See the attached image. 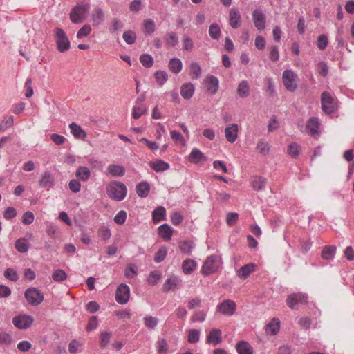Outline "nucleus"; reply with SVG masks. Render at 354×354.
<instances>
[{
	"label": "nucleus",
	"instance_id": "ea45409f",
	"mask_svg": "<svg viewBox=\"0 0 354 354\" xmlns=\"http://www.w3.org/2000/svg\"><path fill=\"white\" fill-rule=\"evenodd\" d=\"M156 30L155 23L151 19H147L143 21V32L145 35H150Z\"/></svg>",
	"mask_w": 354,
	"mask_h": 354
},
{
	"label": "nucleus",
	"instance_id": "603ef678",
	"mask_svg": "<svg viewBox=\"0 0 354 354\" xmlns=\"http://www.w3.org/2000/svg\"><path fill=\"white\" fill-rule=\"evenodd\" d=\"M167 254V249L165 246H162L155 254L154 261L160 263L165 259Z\"/></svg>",
	"mask_w": 354,
	"mask_h": 354
},
{
	"label": "nucleus",
	"instance_id": "052dcab7",
	"mask_svg": "<svg viewBox=\"0 0 354 354\" xmlns=\"http://www.w3.org/2000/svg\"><path fill=\"white\" fill-rule=\"evenodd\" d=\"M98 235L102 240L107 241L110 239L111 232L110 229L105 226H102L98 230Z\"/></svg>",
	"mask_w": 354,
	"mask_h": 354
},
{
	"label": "nucleus",
	"instance_id": "37998d69",
	"mask_svg": "<svg viewBox=\"0 0 354 354\" xmlns=\"http://www.w3.org/2000/svg\"><path fill=\"white\" fill-rule=\"evenodd\" d=\"M301 147L296 142H292L288 147V153L293 158H296L298 157L300 153Z\"/></svg>",
	"mask_w": 354,
	"mask_h": 354
},
{
	"label": "nucleus",
	"instance_id": "de8ad7c7",
	"mask_svg": "<svg viewBox=\"0 0 354 354\" xmlns=\"http://www.w3.org/2000/svg\"><path fill=\"white\" fill-rule=\"evenodd\" d=\"M257 148L263 155L268 154L270 149L268 142H266L264 139H261L258 141Z\"/></svg>",
	"mask_w": 354,
	"mask_h": 354
},
{
	"label": "nucleus",
	"instance_id": "13d9d810",
	"mask_svg": "<svg viewBox=\"0 0 354 354\" xmlns=\"http://www.w3.org/2000/svg\"><path fill=\"white\" fill-rule=\"evenodd\" d=\"M4 277L6 279L14 282L17 281L19 279L17 272L12 268H7L4 271Z\"/></svg>",
	"mask_w": 354,
	"mask_h": 354
},
{
	"label": "nucleus",
	"instance_id": "49530a36",
	"mask_svg": "<svg viewBox=\"0 0 354 354\" xmlns=\"http://www.w3.org/2000/svg\"><path fill=\"white\" fill-rule=\"evenodd\" d=\"M165 40L167 45L172 47H174L178 43V39L176 33L174 32H168L165 37Z\"/></svg>",
	"mask_w": 354,
	"mask_h": 354
},
{
	"label": "nucleus",
	"instance_id": "412c9836",
	"mask_svg": "<svg viewBox=\"0 0 354 354\" xmlns=\"http://www.w3.org/2000/svg\"><path fill=\"white\" fill-rule=\"evenodd\" d=\"M105 19V14L102 8H95L93 10L91 20L93 23V26H97L101 24Z\"/></svg>",
	"mask_w": 354,
	"mask_h": 354
},
{
	"label": "nucleus",
	"instance_id": "393cba45",
	"mask_svg": "<svg viewBox=\"0 0 354 354\" xmlns=\"http://www.w3.org/2000/svg\"><path fill=\"white\" fill-rule=\"evenodd\" d=\"M149 166L156 172H162L166 171L170 167L169 163L160 159H157L154 161H150Z\"/></svg>",
	"mask_w": 354,
	"mask_h": 354
},
{
	"label": "nucleus",
	"instance_id": "a19ab883",
	"mask_svg": "<svg viewBox=\"0 0 354 354\" xmlns=\"http://www.w3.org/2000/svg\"><path fill=\"white\" fill-rule=\"evenodd\" d=\"M221 30L217 24H212L209 28V35L212 39L217 40L220 38Z\"/></svg>",
	"mask_w": 354,
	"mask_h": 354
},
{
	"label": "nucleus",
	"instance_id": "680f3d73",
	"mask_svg": "<svg viewBox=\"0 0 354 354\" xmlns=\"http://www.w3.org/2000/svg\"><path fill=\"white\" fill-rule=\"evenodd\" d=\"M328 43V37L326 35H320L317 37V46L319 50H324L326 48Z\"/></svg>",
	"mask_w": 354,
	"mask_h": 354
},
{
	"label": "nucleus",
	"instance_id": "bb28decb",
	"mask_svg": "<svg viewBox=\"0 0 354 354\" xmlns=\"http://www.w3.org/2000/svg\"><path fill=\"white\" fill-rule=\"evenodd\" d=\"M152 218L155 224L166 219V209L162 206L156 208L152 212Z\"/></svg>",
	"mask_w": 354,
	"mask_h": 354
},
{
	"label": "nucleus",
	"instance_id": "6ab92c4d",
	"mask_svg": "<svg viewBox=\"0 0 354 354\" xmlns=\"http://www.w3.org/2000/svg\"><path fill=\"white\" fill-rule=\"evenodd\" d=\"M241 16L240 12L236 8H232L229 15V21L230 26L235 29L241 24Z\"/></svg>",
	"mask_w": 354,
	"mask_h": 354
},
{
	"label": "nucleus",
	"instance_id": "4468645a",
	"mask_svg": "<svg viewBox=\"0 0 354 354\" xmlns=\"http://www.w3.org/2000/svg\"><path fill=\"white\" fill-rule=\"evenodd\" d=\"M205 86L212 95H214L218 92L219 88V80L218 77L213 75H209L205 80Z\"/></svg>",
	"mask_w": 354,
	"mask_h": 354
},
{
	"label": "nucleus",
	"instance_id": "09e8293b",
	"mask_svg": "<svg viewBox=\"0 0 354 354\" xmlns=\"http://www.w3.org/2000/svg\"><path fill=\"white\" fill-rule=\"evenodd\" d=\"M122 37L127 44L131 45L136 41V34L134 31L129 30L124 32Z\"/></svg>",
	"mask_w": 354,
	"mask_h": 354
},
{
	"label": "nucleus",
	"instance_id": "473e14b6",
	"mask_svg": "<svg viewBox=\"0 0 354 354\" xmlns=\"http://www.w3.org/2000/svg\"><path fill=\"white\" fill-rule=\"evenodd\" d=\"M91 171L90 170L86 167H83V166H80L77 170H76V172H75V176L80 180L83 181V182H86L87 181L89 178L91 177Z\"/></svg>",
	"mask_w": 354,
	"mask_h": 354
},
{
	"label": "nucleus",
	"instance_id": "e2e57ef3",
	"mask_svg": "<svg viewBox=\"0 0 354 354\" xmlns=\"http://www.w3.org/2000/svg\"><path fill=\"white\" fill-rule=\"evenodd\" d=\"M127 219V212L124 210L119 211L115 216L113 221L118 225H122Z\"/></svg>",
	"mask_w": 354,
	"mask_h": 354
},
{
	"label": "nucleus",
	"instance_id": "423d86ee",
	"mask_svg": "<svg viewBox=\"0 0 354 354\" xmlns=\"http://www.w3.org/2000/svg\"><path fill=\"white\" fill-rule=\"evenodd\" d=\"M297 75L291 70H285L283 72L282 80L286 88L293 92L297 88V84L295 82Z\"/></svg>",
	"mask_w": 354,
	"mask_h": 354
},
{
	"label": "nucleus",
	"instance_id": "864d4df0",
	"mask_svg": "<svg viewBox=\"0 0 354 354\" xmlns=\"http://www.w3.org/2000/svg\"><path fill=\"white\" fill-rule=\"evenodd\" d=\"M124 26L123 23L118 19L114 18L112 19L111 26L109 28V30L111 33H115Z\"/></svg>",
	"mask_w": 354,
	"mask_h": 354
},
{
	"label": "nucleus",
	"instance_id": "c03bdc74",
	"mask_svg": "<svg viewBox=\"0 0 354 354\" xmlns=\"http://www.w3.org/2000/svg\"><path fill=\"white\" fill-rule=\"evenodd\" d=\"M145 326L151 330H154L158 324V319L152 316H146L143 319Z\"/></svg>",
	"mask_w": 354,
	"mask_h": 354
},
{
	"label": "nucleus",
	"instance_id": "a211bd4d",
	"mask_svg": "<svg viewBox=\"0 0 354 354\" xmlns=\"http://www.w3.org/2000/svg\"><path fill=\"white\" fill-rule=\"evenodd\" d=\"M238 125L236 124H232L225 129V138L230 143H234L238 136Z\"/></svg>",
	"mask_w": 354,
	"mask_h": 354
},
{
	"label": "nucleus",
	"instance_id": "9d476101",
	"mask_svg": "<svg viewBox=\"0 0 354 354\" xmlns=\"http://www.w3.org/2000/svg\"><path fill=\"white\" fill-rule=\"evenodd\" d=\"M216 260V255H211L206 259L201 268V272L203 275L208 276L217 270Z\"/></svg>",
	"mask_w": 354,
	"mask_h": 354
},
{
	"label": "nucleus",
	"instance_id": "338daca9",
	"mask_svg": "<svg viewBox=\"0 0 354 354\" xmlns=\"http://www.w3.org/2000/svg\"><path fill=\"white\" fill-rule=\"evenodd\" d=\"M170 136H171V139L174 142H178V143H180L183 145L185 144V140L184 137L183 136V135L180 132L176 131V130H172L170 131Z\"/></svg>",
	"mask_w": 354,
	"mask_h": 354
},
{
	"label": "nucleus",
	"instance_id": "c9c22d12",
	"mask_svg": "<svg viewBox=\"0 0 354 354\" xmlns=\"http://www.w3.org/2000/svg\"><path fill=\"white\" fill-rule=\"evenodd\" d=\"M196 245L192 241H184L180 243L179 249L182 253L191 255Z\"/></svg>",
	"mask_w": 354,
	"mask_h": 354
},
{
	"label": "nucleus",
	"instance_id": "4be33fe9",
	"mask_svg": "<svg viewBox=\"0 0 354 354\" xmlns=\"http://www.w3.org/2000/svg\"><path fill=\"white\" fill-rule=\"evenodd\" d=\"M256 265L253 263H250L241 267L237 271V275L241 278L245 279L249 275L255 270Z\"/></svg>",
	"mask_w": 354,
	"mask_h": 354
},
{
	"label": "nucleus",
	"instance_id": "0e129e2a",
	"mask_svg": "<svg viewBox=\"0 0 354 354\" xmlns=\"http://www.w3.org/2000/svg\"><path fill=\"white\" fill-rule=\"evenodd\" d=\"M34 219V214L30 211H27L23 214L21 222L25 225H30L33 223Z\"/></svg>",
	"mask_w": 354,
	"mask_h": 354
},
{
	"label": "nucleus",
	"instance_id": "a18cd8bd",
	"mask_svg": "<svg viewBox=\"0 0 354 354\" xmlns=\"http://www.w3.org/2000/svg\"><path fill=\"white\" fill-rule=\"evenodd\" d=\"M67 278V274L64 270H55L52 274V279L57 282H62Z\"/></svg>",
	"mask_w": 354,
	"mask_h": 354
},
{
	"label": "nucleus",
	"instance_id": "3c124183",
	"mask_svg": "<svg viewBox=\"0 0 354 354\" xmlns=\"http://www.w3.org/2000/svg\"><path fill=\"white\" fill-rule=\"evenodd\" d=\"M157 351L159 354H167L168 351V344L166 339H159L156 343Z\"/></svg>",
	"mask_w": 354,
	"mask_h": 354
},
{
	"label": "nucleus",
	"instance_id": "6e6d98bb",
	"mask_svg": "<svg viewBox=\"0 0 354 354\" xmlns=\"http://www.w3.org/2000/svg\"><path fill=\"white\" fill-rule=\"evenodd\" d=\"M200 330L197 329H191L188 334V342L191 344H195L199 341Z\"/></svg>",
	"mask_w": 354,
	"mask_h": 354
},
{
	"label": "nucleus",
	"instance_id": "39448f33",
	"mask_svg": "<svg viewBox=\"0 0 354 354\" xmlns=\"http://www.w3.org/2000/svg\"><path fill=\"white\" fill-rule=\"evenodd\" d=\"M56 44L59 52H65L70 48V41L66 32L60 28L55 29Z\"/></svg>",
	"mask_w": 354,
	"mask_h": 354
},
{
	"label": "nucleus",
	"instance_id": "aec40b11",
	"mask_svg": "<svg viewBox=\"0 0 354 354\" xmlns=\"http://www.w3.org/2000/svg\"><path fill=\"white\" fill-rule=\"evenodd\" d=\"M188 160L194 164H198L201 161H205L206 157L198 148H194L189 155Z\"/></svg>",
	"mask_w": 354,
	"mask_h": 354
},
{
	"label": "nucleus",
	"instance_id": "2eb2a0df",
	"mask_svg": "<svg viewBox=\"0 0 354 354\" xmlns=\"http://www.w3.org/2000/svg\"><path fill=\"white\" fill-rule=\"evenodd\" d=\"M182 281L176 276H171L167 278L162 286V290L165 292H168L170 290L178 289Z\"/></svg>",
	"mask_w": 354,
	"mask_h": 354
},
{
	"label": "nucleus",
	"instance_id": "1a4fd4ad",
	"mask_svg": "<svg viewBox=\"0 0 354 354\" xmlns=\"http://www.w3.org/2000/svg\"><path fill=\"white\" fill-rule=\"evenodd\" d=\"M130 289L129 287L124 283L118 286L115 294V300L120 304H125L129 299Z\"/></svg>",
	"mask_w": 354,
	"mask_h": 354
},
{
	"label": "nucleus",
	"instance_id": "0eeeda50",
	"mask_svg": "<svg viewBox=\"0 0 354 354\" xmlns=\"http://www.w3.org/2000/svg\"><path fill=\"white\" fill-rule=\"evenodd\" d=\"M33 322V317L28 315H19L12 318L14 326L19 329H27L32 325Z\"/></svg>",
	"mask_w": 354,
	"mask_h": 354
},
{
	"label": "nucleus",
	"instance_id": "f704fd0d",
	"mask_svg": "<svg viewBox=\"0 0 354 354\" xmlns=\"http://www.w3.org/2000/svg\"><path fill=\"white\" fill-rule=\"evenodd\" d=\"M169 69L174 73H179L183 68V64L180 59L174 57L169 60Z\"/></svg>",
	"mask_w": 354,
	"mask_h": 354
},
{
	"label": "nucleus",
	"instance_id": "f03ea898",
	"mask_svg": "<svg viewBox=\"0 0 354 354\" xmlns=\"http://www.w3.org/2000/svg\"><path fill=\"white\" fill-rule=\"evenodd\" d=\"M24 297L28 303L33 306L41 304L44 299L43 292L35 287L27 288L24 292Z\"/></svg>",
	"mask_w": 354,
	"mask_h": 354
},
{
	"label": "nucleus",
	"instance_id": "4d7b16f0",
	"mask_svg": "<svg viewBox=\"0 0 354 354\" xmlns=\"http://www.w3.org/2000/svg\"><path fill=\"white\" fill-rule=\"evenodd\" d=\"M13 124V117L12 115H9L5 117L0 124V131H4L7 129L11 127Z\"/></svg>",
	"mask_w": 354,
	"mask_h": 354
},
{
	"label": "nucleus",
	"instance_id": "a878e982",
	"mask_svg": "<svg viewBox=\"0 0 354 354\" xmlns=\"http://www.w3.org/2000/svg\"><path fill=\"white\" fill-rule=\"evenodd\" d=\"M173 234L172 228L168 224H162L158 227V235L165 241H169Z\"/></svg>",
	"mask_w": 354,
	"mask_h": 354
},
{
	"label": "nucleus",
	"instance_id": "c756f323",
	"mask_svg": "<svg viewBox=\"0 0 354 354\" xmlns=\"http://www.w3.org/2000/svg\"><path fill=\"white\" fill-rule=\"evenodd\" d=\"M236 351L239 354H253L254 350L252 346L245 341H240L236 344Z\"/></svg>",
	"mask_w": 354,
	"mask_h": 354
},
{
	"label": "nucleus",
	"instance_id": "69168bd1",
	"mask_svg": "<svg viewBox=\"0 0 354 354\" xmlns=\"http://www.w3.org/2000/svg\"><path fill=\"white\" fill-rule=\"evenodd\" d=\"M91 32V27L89 24L84 25L77 32V37L81 39L88 36Z\"/></svg>",
	"mask_w": 354,
	"mask_h": 354
},
{
	"label": "nucleus",
	"instance_id": "dca6fc26",
	"mask_svg": "<svg viewBox=\"0 0 354 354\" xmlns=\"http://www.w3.org/2000/svg\"><path fill=\"white\" fill-rule=\"evenodd\" d=\"M54 184L55 178L53 176L50 171H46L39 182V186L48 190L50 188L54 186Z\"/></svg>",
	"mask_w": 354,
	"mask_h": 354
},
{
	"label": "nucleus",
	"instance_id": "f257e3e1",
	"mask_svg": "<svg viewBox=\"0 0 354 354\" xmlns=\"http://www.w3.org/2000/svg\"><path fill=\"white\" fill-rule=\"evenodd\" d=\"M106 194L110 198L121 201L126 197L127 189L124 183L114 180L106 186Z\"/></svg>",
	"mask_w": 354,
	"mask_h": 354
},
{
	"label": "nucleus",
	"instance_id": "2f4dec72",
	"mask_svg": "<svg viewBox=\"0 0 354 354\" xmlns=\"http://www.w3.org/2000/svg\"><path fill=\"white\" fill-rule=\"evenodd\" d=\"M280 322L279 319L273 318L266 326V331L268 334L275 335L279 330Z\"/></svg>",
	"mask_w": 354,
	"mask_h": 354
},
{
	"label": "nucleus",
	"instance_id": "4c0bfd02",
	"mask_svg": "<svg viewBox=\"0 0 354 354\" xmlns=\"http://www.w3.org/2000/svg\"><path fill=\"white\" fill-rule=\"evenodd\" d=\"M15 248L16 250L21 252V253H25L28 252L30 244L28 243V241L25 238H20L17 239L15 242Z\"/></svg>",
	"mask_w": 354,
	"mask_h": 354
},
{
	"label": "nucleus",
	"instance_id": "bf43d9fd",
	"mask_svg": "<svg viewBox=\"0 0 354 354\" xmlns=\"http://www.w3.org/2000/svg\"><path fill=\"white\" fill-rule=\"evenodd\" d=\"M190 71L193 74V79H198L201 75V68L197 62H192L190 65Z\"/></svg>",
	"mask_w": 354,
	"mask_h": 354
},
{
	"label": "nucleus",
	"instance_id": "f3484780",
	"mask_svg": "<svg viewBox=\"0 0 354 354\" xmlns=\"http://www.w3.org/2000/svg\"><path fill=\"white\" fill-rule=\"evenodd\" d=\"M207 343L214 346L219 344L222 342V332L218 328H213L207 337Z\"/></svg>",
	"mask_w": 354,
	"mask_h": 354
},
{
	"label": "nucleus",
	"instance_id": "58836bf2",
	"mask_svg": "<svg viewBox=\"0 0 354 354\" xmlns=\"http://www.w3.org/2000/svg\"><path fill=\"white\" fill-rule=\"evenodd\" d=\"M266 184V179L265 178L261 177V176H254L252 185V187L256 191H260L264 189Z\"/></svg>",
	"mask_w": 354,
	"mask_h": 354
},
{
	"label": "nucleus",
	"instance_id": "8fccbe9b",
	"mask_svg": "<svg viewBox=\"0 0 354 354\" xmlns=\"http://www.w3.org/2000/svg\"><path fill=\"white\" fill-rule=\"evenodd\" d=\"M140 62L143 66L151 68L153 64V58L149 54H142L140 56Z\"/></svg>",
	"mask_w": 354,
	"mask_h": 354
},
{
	"label": "nucleus",
	"instance_id": "5701e85b",
	"mask_svg": "<svg viewBox=\"0 0 354 354\" xmlns=\"http://www.w3.org/2000/svg\"><path fill=\"white\" fill-rule=\"evenodd\" d=\"M194 85L191 83H185L181 86L180 95L185 100H189L194 93Z\"/></svg>",
	"mask_w": 354,
	"mask_h": 354
},
{
	"label": "nucleus",
	"instance_id": "20e7f679",
	"mask_svg": "<svg viewBox=\"0 0 354 354\" xmlns=\"http://www.w3.org/2000/svg\"><path fill=\"white\" fill-rule=\"evenodd\" d=\"M308 303V295L301 292L292 293L288 295L286 304L291 309H297L299 304L304 305Z\"/></svg>",
	"mask_w": 354,
	"mask_h": 354
},
{
	"label": "nucleus",
	"instance_id": "7c9ffc66",
	"mask_svg": "<svg viewBox=\"0 0 354 354\" xmlns=\"http://www.w3.org/2000/svg\"><path fill=\"white\" fill-rule=\"evenodd\" d=\"M71 133L74 136L75 138L79 139H84L86 137V133L82 129V128L76 124L72 122L69 124Z\"/></svg>",
	"mask_w": 354,
	"mask_h": 354
},
{
	"label": "nucleus",
	"instance_id": "6e6552de",
	"mask_svg": "<svg viewBox=\"0 0 354 354\" xmlns=\"http://www.w3.org/2000/svg\"><path fill=\"white\" fill-rule=\"evenodd\" d=\"M236 309V304L231 299H224L217 306V311L226 316L233 315Z\"/></svg>",
	"mask_w": 354,
	"mask_h": 354
},
{
	"label": "nucleus",
	"instance_id": "b1692460",
	"mask_svg": "<svg viewBox=\"0 0 354 354\" xmlns=\"http://www.w3.org/2000/svg\"><path fill=\"white\" fill-rule=\"evenodd\" d=\"M237 94L241 98H245L250 95V86L247 80H242L237 86Z\"/></svg>",
	"mask_w": 354,
	"mask_h": 354
},
{
	"label": "nucleus",
	"instance_id": "72a5a7b5",
	"mask_svg": "<svg viewBox=\"0 0 354 354\" xmlns=\"http://www.w3.org/2000/svg\"><path fill=\"white\" fill-rule=\"evenodd\" d=\"M107 170H108L109 173L112 176H114V177H116V176L121 177V176H123L125 174L124 168L122 166L118 165H114V164L109 165L107 167Z\"/></svg>",
	"mask_w": 354,
	"mask_h": 354
},
{
	"label": "nucleus",
	"instance_id": "c85d7f7f",
	"mask_svg": "<svg viewBox=\"0 0 354 354\" xmlns=\"http://www.w3.org/2000/svg\"><path fill=\"white\" fill-rule=\"evenodd\" d=\"M136 191L139 197L146 198L149 195L150 185L146 181L141 182L136 185Z\"/></svg>",
	"mask_w": 354,
	"mask_h": 354
},
{
	"label": "nucleus",
	"instance_id": "5fc2aeb1",
	"mask_svg": "<svg viewBox=\"0 0 354 354\" xmlns=\"http://www.w3.org/2000/svg\"><path fill=\"white\" fill-rule=\"evenodd\" d=\"M155 78L160 85H163L168 79V75L167 72L164 71H158L155 73Z\"/></svg>",
	"mask_w": 354,
	"mask_h": 354
},
{
	"label": "nucleus",
	"instance_id": "7ed1b4c3",
	"mask_svg": "<svg viewBox=\"0 0 354 354\" xmlns=\"http://www.w3.org/2000/svg\"><path fill=\"white\" fill-rule=\"evenodd\" d=\"M321 104L322 111L328 115L335 113L337 109V106L334 98L330 93L327 91H324L322 93Z\"/></svg>",
	"mask_w": 354,
	"mask_h": 354
},
{
	"label": "nucleus",
	"instance_id": "ddd939ff",
	"mask_svg": "<svg viewBox=\"0 0 354 354\" xmlns=\"http://www.w3.org/2000/svg\"><path fill=\"white\" fill-rule=\"evenodd\" d=\"M320 122L317 117H311L306 122V129L310 136H319Z\"/></svg>",
	"mask_w": 354,
	"mask_h": 354
},
{
	"label": "nucleus",
	"instance_id": "774afa93",
	"mask_svg": "<svg viewBox=\"0 0 354 354\" xmlns=\"http://www.w3.org/2000/svg\"><path fill=\"white\" fill-rule=\"evenodd\" d=\"M206 314L203 310L196 311L192 315L191 320L193 322H203L205 321Z\"/></svg>",
	"mask_w": 354,
	"mask_h": 354
},
{
	"label": "nucleus",
	"instance_id": "9b49d317",
	"mask_svg": "<svg viewBox=\"0 0 354 354\" xmlns=\"http://www.w3.org/2000/svg\"><path fill=\"white\" fill-rule=\"evenodd\" d=\"M86 11L87 9L85 5H77L71 11L70 19L74 24L81 23Z\"/></svg>",
	"mask_w": 354,
	"mask_h": 354
},
{
	"label": "nucleus",
	"instance_id": "e433bc0d",
	"mask_svg": "<svg viewBox=\"0 0 354 354\" xmlns=\"http://www.w3.org/2000/svg\"><path fill=\"white\" fill-rule=\"evenodd\" d=\"M196 267V262L191 259H187L182 263V269L185 274H191Z\"/></svg>",
	"mask_w": 354,
	"mask_h": 354
},
{
	"label": "nucleus",
	"instance_id": "cd10ccee",
	"mask_svg": "<svg viewBox=\"0 0 354 354\" xmlns=\"http://www.w3.org/2000/svg\"><path fill=\"white\" fill-rule=\"evenodd\" d=\"M337 247L335 245H326L322 249L321 257L324 260H333L335 257Z\"/></svg>",
	"mask_w": 354,
	"mask_h": 354
},
{
	"label": "nucleus",
	"instance_id": "f8f14e48",
	"mask_svg": "<svg viewBox=\"0 0 354 354\" xmlns=\"http://www.w3.org/2000/svg\"><path fill=\"white\" fill-rule=\"evenodd\" d=\"M254 26L259 30L266 28V16L261 9H255L252 14Z\"/></svg>",
	"mask_w": 354,
	"mask_h": 354
},
{
	"label": "nucleus",
	"instance_id": "79ce46f5",
	"mask_svg": "<svg viewBox=\"0 0 354 354\" xmlns=\"http://www.w3.org/2000/svg\"><path fill=\"white\" fill-rule=\"evenodd\" d=\"M111 337V333L102 331L100 335V346L101 348H106L109 344Z\"/></svg>",
	"mask_w": 354,
	"mask_h": 354
}]
</instances>
